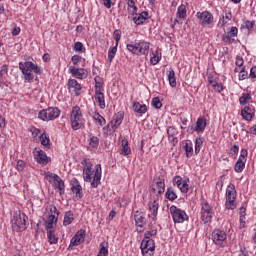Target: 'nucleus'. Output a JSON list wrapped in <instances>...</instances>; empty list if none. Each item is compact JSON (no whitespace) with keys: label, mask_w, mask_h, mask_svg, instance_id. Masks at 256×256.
I'll list each match as a JSON object with an SVG mask.
<instances>
[{"label":"nucleus","mask_w":256,"mask_h":256,"mask_svg":"<svg viewBox=\"0 0 256 256\" xmlns=\"http://www.w3.org/2000/svg\"><path fill=\"white\" fill-rule=\"evenodd\" d=\"M152 105L155 109H161L163 107V103L159 97H154L152 99Z\"/></svg>","instance_id":"37998d69"},{"label":"nucleus","mask_w":256,"mask_h":256,"mask_svg":"<svg viewBox=\"0 0 256 256\" xmlns=\"http://www.w3.org/2000/svg\"><path fill=\"white\" fill-rule=\"evenodd\" d=\"M114 40L116 41V45H119V41H121V30H115L113 32Z\"/></svg>","instance_id":"5fc2aeb1"},{"label":"nucleus","mask_w":256,"mask_h":256,"mask_svg":"<svg viewBox=\"0 0 256 256\" xmlns=\"http://www.w3.org/2000/svg\"><path fill=\"white\" fill-rule=\"evenodd\" d=\"M150 193H153L157 197L163 195L165 193V179L161 177L154 178L150 186Z\"/></svg>","instance_id":"6e6552de"},{"label":"nucleus","mask_w":256,"mask_h":256,"mask_svg":"<svg viewBox=\"0 0 256 256\" xmlns=\"http://www.w3.org/2000/svg\"><path fill=\"white\" fill-rule=\"evenodd\" d=\"M81 59H82L81 56L74 55V56H72L71 61H72L73 65H78L79 61H81Z\"/></svg>","instance_id":"0e129e2a"},{"label":"nucleus","mask_w":256,"mask_h":256,"mask_svg":"<svg viewBox=\"0 0 256 256\" xmlns=\"http://www.w3.org/2000/svg\"><path fill=\"white\" fill-rule=\"evenodd\" d=\"M47 237L48 241L51 245L57 243L59 241V238L55 236V229L54 230H47Z\"/></svg>","instance_id":"72a5a7b5"},{"label":"nucleus","mask_w":256,"mask_h":256,"mask_svg":"<svg viewBox=\"0 0 256 256\" xmlns=\"http://www.w3.org/2000/svg\"><path fill=\"white\" fill-rule=\"evenodd\" d=\"M81 165H83V179L86 183H90L91 187H99L101 185V164H97L93 170V163L91 159L85 158Z\"/></svg>","instance_id":"f257e3e1"},{"label":"nucleus","mask_w":256,"mask_h":256,"mask_svg":"<svg viewBox=\"0 0 256 256\" xmlns=\"http://www.w3.org/2000/svg\"><path fill=\"white\" fill-rule=\"evenodd\" d=\"M35 159H36L37 163H39L40 165H47V163H49L47 154L43 150L37 151Z\"/></svg>","instance_id":"4be33fe9"},{"label":"nucleus","mask_w":256,"mask_h":256,"mask_svg":"<svg viewBox=\"0 0 256 256\" xmlns=\"http://www.w3.org/2000/svg\"><path fill=\"white\" fill-rule=\"evenodd\" d=\"M168 136H177V129L175 127L170 126L167 129Z\"/></svg>","instance_id":"680f3d73"},{"label":"nucleus","mask_w":256,"mask_h":256,"mask_svg":"<svg viewBox=\"0 0 256 256\" xmlns=\"http://www.w3.org/2000/svg\"><path fill=\"white\" fill-rule=\"evenodd\" d=\"M69 71L72 77H76V79H83L85 77V69L76 68L75 66H70Z\"/></svg>","instance_id":"412c9836"},{"label":"nucleus","mask_w":256,"mask_h":256,"mask_svg":"<svg viewBox=\"0 0 256 256\" xmlns=\"http://www.w3.org/2000/svg\"><path fill=\"white\" fill-rule=\"evenodd\" d=\"M201 145H203V139L196 138L195 140V153H199L201 151Z\"/></svg>","instance_id":"8fccbe9b"},{"label":"nucleus","mask_w":256,"mask_h":256,"mask_svg":"<svg viewBox=\"0 0 256 256\" xmlns=\"http://www.w3.org/2000/svg\"><path fill=\"white\" fill-rule=\"evenodd\" d=\"M157 235V229L148 230L144 234V239H151V237H155Z\"/></svg>","instance_id":"603ef678"},{"label":"nucleus","mask_w":256,"mask_h":256,"mask_svg":"<svg viewBox=\"0 0 256 256\" xmlns=\"http://www.w3.org/2000/svg\"><path fill=\"white\" fill-rule=\"evenodd\" d=\"M105 89L103 88V82H98L95 84V93L103 92Z\"/></svg>","instance_id":"052dcab7"},{"label":"nucleus","mask_w":256,"mask_h":256,"mask_svg":"<svg viewBox=\"0 0 256 256\" xmlns=\"http://www.w3.org/2000/svg\"><path fill=\"white\" fill-rule=\"evenodd\" d=\"M245 163H247V161L238 159L234 166V171L236 173H243V169H245Z\"/></svg>","instance_id":"473e14b6"},{"label":"nucleus","mask_w":256,"mask_h":256,"mask_svg":"<svg viewBox=\"0 0 256 256\" xmlns=\"http://www.w3.org/2000/svg\"><path fill=\"white\" fill-rule=\"evenodd\" d=\"M133 21L135 25H143L147 19H149V12L143 11L140 14H137V12L134 14Z\"/></svg>","instance_id":"f3484780"},{"label":"nucleus","mask_w":256,"mask_h":256,"mask_svg":"<svg viewBox=\"0 0 256 256\" xmlns=\"http://www.w3.org/2000/svg\"><path fill=\"white\" fill-rule=\"evenodd\" d=\"M132 109L135 113H138L139 115H145L147 112V105L141 104L139 102H134Z\"/></svg>","instance_id":"393cba45"},{"label":"nucleus","mask_w":256,"mask_h":256,"mask_svg":"<svg viewBox=\"0 0 256 256\" xmlns=\"http://www.w3.org/2000/svg\"><path fill=\"white\" fill-rule=\"evenodd\" d=\"M168 140L173 145H177V143H179V139L177 138V136H168Z\"/></svg>","instance_id":"338daca9"},{"label":"nucleus","mask_w":256,"mask_h":256,"mask_svg":"<svg viewBox=\"0 0 256 256\" xmlns=\"http://www.w3.org/2000/svg\"><path fill=\"white\" fill-rule=\"evenodd\" d=\"M75 221V217L73 216V212L68 211L64 215L63 225L67 227V225H71V222Z\"/></svg>","instance_id":"7c9ffc66"},{"label":"nucleus","mask_w":256,"mask_h":256,"mask_svg":"<svg viewBox=\"0 0 256 256\" xmlns=\"http://www.w3.org/2000/svg\"><path fill=\"white\" fill-rule=\"evenodd\" d=\"M93 119L95 121H97L101 127H103V125H105V123H106L105 118L103 116H101V114H99V112H94Z\"/></svg>","instance_id":"58836bf2"},{"label":"nucleus","mask_w":256,"mask_h":256,"mask_svg":"<svg viewBox=\"0 0 256 256\" xmlns=\"http://www.w3.org/2000/svg\"><path fill=\"white\" fill-rule=\"evenodd\" d=\"M142 255L153 256L155 252V241L153 239H143L140 245Z\"/></svg>","instance_id":"9b49d317"},{"label":"nucleus","mask_w":256,"mask_h":256,"mask_svg":"<svg viewBox=\"0 0 256 256\" xmlns=\"http://www.w3.org/2000/svg\"><path fill=\"white\" fill-rule=\"evenodd\" d=\"M241 115L245 121H251L255 117V107H253V105L245 106L244 109L241 110Z\"/></svg>","instance_id":"2eb2a0df"},{"label":"nucleus","mask_w":256,"mask_h":256,"mask_svg":"<svg viewBox=\"0 0 256 256\" xmlns=\"http://www.w3.org/2000/svg\"><path fill=\"white\" fill-rule=\"evenodd\" d=\"M83 241H85V230L81 229L71 239L68 249H71V247H77V245H81Z\"/></svg>","instance_id":"ddd939ff"},{"label":"nucleus","mask_w":256,"mask_h":256,"mask_svg":"<svg viewBox=\"0 0 256 256\" xmlns=\"http://www.w3.org/2000/svg\"><path fill=\"white\" fill-rule=\"evenodd\" d=\"M9 72V67L7 65H3L0 69V87H3L5 84V75Z\"/></svg>","instance_id":"c85d7f7f"},{"label":"nucleus","mask_w":256,"mask_h":256,"mask_svg":"<svg viewBox=\"0 0 256 256\" xmlns=\"http://www.w3.org/2000/svg\"><path fill=\"white\" fill-rule=\"evenodd\" d=\"M232 18L233 15L231 14V12H228L225 14V16L222 17L219 23H222V27H224V25H227V21H231Z\"/></svg>","instance_id":"c03bdc74"},{"label":"nucleus","mask_w":256,"mask_h":256,"mask_svg":"<svg viewBox=\"0 0 256 256\" xmlns=\"http://www.w3.org/2000/svg\"><path fill=\"white\" fill-rule=\"evenodd\" d=\"M213 89L216 93H221L223 91V84L221 83H214L213 84Z\"/></svg>","instance_id":"4d7b16f0"},{"label":"nucleus","mask_w":256,"mask_h":256,"mask_svg":"<svg viewBox=\"0 0 256 256\" xmlns=\"http://www.w3.org/2000/svg\"><path fill=\"white\" fill-rule=\"evenodd\" d=\"M184 151L186 153V157H192L193 156V146L189 145V143H186L184 145Z\"/></svg>","instance_id":"49530a36"},{"label":"nucleus","mask_w":256,"mask_h":256,"mask_svg":"<svg viewBox=\"0 0 256 256\" xmlns=\"http://www.w3.org/2000/svg\"><path fill=\"white\" fill-rule=\"evenodd\" d=\"M61 115V110L57 107H49L47 109H43L38 113V119L42 121H53L57 119Z\"/></svg>","instance_id":"39448f33"},{"label":"nucleus","mask_w":256,"mask_h":256,"mask_svg":"<svg viewBox=\"0 0 256 256\" xmlns=\"http://www.w3.org/2000/svg\"><path fill=\"white\" fill-rule=\"evenodd\" d=\"M252 97L249 93H243L242 96L239 98L240 105H247L249 101H251Z\"/></svg>","instance_id":"e433bc0d"},{"label":"nucleus","mask_w":256,"mask_h":256,"mask_svg":"<svg viewBox=\"0 0 256 256\" xmlns=\"http://www.w3.org/2000/svg\"><path fill=\"white\" fill-rule=\"evenodd\" d=\"M52 184L56 189H58V193L60 195H65V182L63 179H61V177L56 176Z\"/></svg>","instance_id":"aec40b11"},{"label":"nucleus","mask_w":256,"mask_h":256,"mask_svg":"<svg viewBox=\"0 0 256 256\" xmlns=\"http://www.w3.org/2000/svg\"><path fill=\"white\" fill-rule=\"evenodd\" d=\"M201 219L203 223H211V220L213 219V213L201 211Z\"/></svg>","instance_id":"4c0bfd02"},{"label":"nucleus","mask_w":256,"mask_h":256,"mask_svg":"<svg viewBox=\"0 0 256 256\" xmlns=\"http://www.w3.org/2000/svg\"><path fill=\"white\" fill-rule=\"evenodd\" d=\"M249 77V73L245 70V67L242 68V70L239 73V80L240 81H245Z\"/></svg>","instance_id":"864d4df0"},{"label":"nucleus","mask_w":256,"mask_h":256,"mask_svg":"<svg viewBox=\"0 0 256 256\" xmlns=\"http://www.w3.org/2000/svg\"><path fill=\"white\" fill-rule=\"evenodd\" d=\"M121 155H131V148L129 147V141L122 140V151Z\"/></svg>","instance_id":"c9c22d12"},{"label":"nucleus","mask_w":256,"mask_h":256,"mask_svg":"<svg viewBox=\"0 0 256 256\" xmlns=\"http://www.w3.org/2000/svg\"><path fill=\"white\" fill-rule=\"evenodd\" d=\"M201 211L204 213H213V208H211L207 201H203Z\"/></svg>","instance_id":"79ce46f5"},{"label":"nucleus","mask_w":256,"mask_h":256,"mask_svg":"<svg viewBox=\"0 0 256 256\" xmlns=\"http://www.w3.org/2000/svg\"><path fill=\"white\" fill-rule=\"evenodd\" d=\"M187 17V7L185 5H180L177 10V18L185 19Z\"/></svg>","instance_id":"f704fd0d"},{"label":"nucleus","mask_w":256,"mask_h":256,"mask_svg":"<svg viewBox=\"0 0 256 256\" xmlns=\"http://www.w3.org/2000/svg\"><path fill=\"white\" fill-rule=\"evenodd\" d=\"M25 161L23 160H18L17 164H16V169L17 171H23V169H25Z\"/></svg>","instance_id":"6e6d98bb"},{"label":"nucleus","mask_w":256,"mask_h":256,"mask_svg":"<svg viewBox=\"0 0 256 256\" xmlns=\"http://www.w3.org/2000/svg\"><path fill=\"white\" fill-rule=\"evenodd\" d=\"M68 89H72L76 97L81 95V84H79L75 79L68 80Z\"/></svg>","instance_id":"a211bd4d"},{"label":"nucleus","mask_w":256,"mask_h":256,"mask_svg":"<svg viewBox=\"0 0 256 256\" xmlns=\"http://www.w3.org/2000/svg\"><path fill=\"white\" fill-rule=\"evenodd\" d=\"M149 211L152 213V219L155 221L157 219V213L159 211V202L156 200L148 203Z\"/></svg>","instance_id":"5701e85b"},{"label":"nucleus","mask_w":256,"mask_h":256,"mask_svg":"<svg viewBox=\"0 0 256 256\" xmlns=\"http://www.w3.org/2000/svg\"><path fill=\"white\" fill-rule=\"evenodd\" d=\"M181 183H183V178H181V176H175L173 178V184L177 185V187H181Z\"/></svg>","instance_id":"bf43d9fd"},{"label":"nucleus","mask_w":256,"mask_h":256,"mask_svg":"<svg viewBox=\"0 0 256 256\" xmlns=\"http://www.w3.org/2000/svg\"><path fill=\"white\" fill-rule=\"evenodd\" d=\"M237 33H239V30L237 29V27L232 26L230 28V31L228 32V35H230V37H237Z\"/></svg>","instance_id":"13d9d810"},{"label":"nucleus","mask_w":256,"mask_h":256,"mask_svg":"<svg viewBox=\"0 0 256 256\" xmlns=\"http://www.w3.org/2000/svg\"><path fill=\"white\" fill-rule=\"evenodd\" d=\"M161 61V56H159V51H156L153 56L150 58L152 65H157Z\"/></svg>","instance_id":"a19ab883"},{"label":"nucleus","mask_w":256,"mask_h":256,"mask_svg":"<svg viewBox=\"0 0 256 256\" xmlns=\"http://www.w3.org/2000/svg\"><path fill=\"white\" fill-rule=\"evenodd\" d=\"M247 149H242L240 152V157L238 159L242 160V161H247Z\"/></svg>","instance_id":"e2e57ef3"},{"label":"nucleus","mask_w":256,"mask_h":256,"mask_svg":"<svg viewBox=\"0 0 256 256\" xmlns=\"http://www.w3.org/2000/svg\"><path fill=\"white\" fill-rule=\"evenodd\" d=\"M123 123V114L119 113L113 117V119L108 124V127H111L112 131H116L117 127Z\"/></svg>","instance_id":"6ab92c4d"},{"label":"nucleus","mask_w":256,"mask_h":256,"mask_svg":"<svg viewBox=\"0 0 256 256\" xmlns=\"http://www.w3.org/2000/svg\"><path fill=\"white\" fill-rule=\"evenodd\" d=\"M26 215L22 214L21 212L15 213L12 218V229L13 231H16L17 233H20L21 231H25L27 229V223H26Z\"/></svg>","instance_id":"20e7f679"},{"label":"nucleus","mask_w":256,"mask_h":256,"mask_svg":"<svg viewBox=\"0 0 256 256\" xmlns=\"http://www.w3.org/2000/svg\"><path fill=\"white\" fill-rule=\"evenodd\" d=\"M70 183L72 185V193H75L76 197H79L81 199L83 197V195L81 194V191H83V187L79 183V180H77V178H73Z\"/></svg>","instance_id":"dca6fc26"},{"label":"nucleus","mask_w":256,"mask_h":256,"mask_svg":"<svg viewBox=\"0 0 256 256\" xmlns=\"http://www.w3.org/2000/svg\"><path fill=\"white\" fill-rule=\"evenodd\" d=\"M227 239V234H225L224 231L221 230H214L212 232V240L215 245L218 247H223V243H225V240Z\"/></svg>","instance_id":"f8f14e48"},{"label":"nucleus","mask_w":256,"mask_h":256,"mask_svg":"<svg viewBox=\"0 0 256 256\" xmlns=\"http://www.w3.org/2000/svg\"><path fill=\"white\" fill-rule=\"evenodd\" d=\"M40 141H41V145H44V147H49L50 140L47 137V134L42 133L40 135Z\"/></svg>","instance_id":"a18cd8bd"},{"label":"nucleus","mask_w":256,"mask_h":256,"mask_svg":"<svg viewBox=\"0 0 256 256\" xmlns=\"http://www.w3.org/2000/svg\"><path fill=\"white\" fill-rule=\"evenodd\" d=\"M196 17L202 21L201 25H211L213 23V14L209 11L197 12Z\"/></svg>","instance_id":"4468645a"},{"label":"nucleus","mask_w":256,"mask_h":256,"mask_svg":"<svg viewBox=\"0 0 256 256\" xmlns=\"http://www.w3.org/2000/svg\"><path fill=\"white\" fill-rule=\"evenodd\" d=\"M237 199V191L235 190V184H229L226 189V209H235L237 204L235 203Z\"/></svg>","instance_id":"423d86ee"},{"label":"nucleus","mask_w":256,"mask_h":256,"mask_svg":"<svg viewBox=\"0 0 256 256\" xmlns=\"http://www.w3.org/2000/svg\"><path fill=\"white\" fill-rule=\"evenodd\" d=\"M94 99L96 103H98V107H100V109H105V94L103 92H95Z\"/></svg>","instance_id":"b1692460"},{"label":"nucleus","mask_w":256,"mask_h":256,"mask_svg":"<svg viewBox=\"0 0 256 256\" xmlns=\"http://www.w3.org/2000/svg\"><path fill=\"white\" fill-rule=\"evenodd\" d=\"M74 49H75L76 51H83V50L85 49V47H83V43H81V42H76V43L74 44Z\"/></svg>","instance_id":"69168bd1"},{"label":"nucleus","mask_w":256,"mask_h":256,"mask_svg":"<svg viewBox=\"0 0 256 256\" xmlns=\"http://www.w3.org/2000/svg\"><path fill=\"white\" fill-rule=\"evenodd\" d=\"M45 177H46V179H47V181L49 183H54L55 182V178L59 177V175L51 173V172H46L45 173Z\"/></svg>","instance_id":"de8ad7c7"},{"label":"nucleus","mask_w":256,"mask_h":256,"mask_svg":"<svg viewBox=\"0 0 256 256\" xmlns=\"http://www.w3.org/2000/svg\"><path fill=\"white\" fill-rule=\"evenodd\" d=\"M19 69L22 71L24 79L25 81H28V83H33V80L35 79L33 73L36 75H41V68L31 61H26L24 63L19 62Z\"/></svg>","instance_id":"f03ea898"},{"label":"nucleus","mask_w":256,"mask_h":256,"mask_svg":"<svg viewBox=\"0 0 256 256\" xmlns=\"http://www.w3.org/2000/svg\"><path fill=\"white\" fill-rule=\"evenodd\" d=\"M117 47L118 46L116 44L114 47L109 49V51H108V61H109V63H112L113 59H115V55L117 53Z\"/></svg>","instance_id":"ea45409f"},{"label":"nucleus","mask_w":256,"mask_h":256,"mask_svg":"<svg viewBox=\"0 0 256 256\" xmlns=\"http://www.w3.org/2000/svg\"><path fill=\"white\" fill-rule=\"evenodd\" d=\"M249 77H250V79H256V66H254L250 69Z\"/></svg>","instance_id":"774afa93"},{"label":"nucleus","mask_w":256,"mask_h":256,"mask_svg":"<svg viewBox=\"0 0 256 256\" xmlns=\"http://www.w3.org/2000/svg\"><path fill=\"white\" fill-rule=\"evenodd\" d=\"M205 127H207V119L198 118L197 122H196L195 131H197V133H201V132L205 131Z\"/></svg>","instance_id":"a878e982"},{"label":"nucleus","mask_w":256,"mask_h":256,"mask_svg":"<svg viewBox=\"0 0 256 256\" xmlns=\"http://www.w3.org/2000/svg\"><path fill=\"white\" fill-rule=\"evenodd\" d=\"M71 127L74 131H78L83 127V113L79 106H74L70 115Z\"/></svg>","instance_id":"7ed1b4c3"},{"label":"nucleus","mask_w":256,"mask_h":256,"mask_svg":"<svg viewBox=\"0 0 256 256\" xmlns=\"http://www.w3.org/2000/svg\"><path fill=\"white\" fill-rule=\"evenodd\" d=\"M55 223H57V216L54 214L49 215L46 221V231L54 230L55 227H53V225H55Z\"/></svg>","instance_id":"bb28decb"},{"label":"nucleus","mask_w":256,"mask_h":256,"mask_svg":"<svg viewBox=\"0 0 256 256\" xmlns=\"http://www.w3.org/2000/svg\"><path fill=\"white\" fill-rule=\"evenodd\" d=\"M165 197L169 201H175V199H177V193H175V189H173V187H169L165 193Z\"/></svg>","instance_id":"2f4dec72"},{"label":"nucleus","mask_w":256,"mask_h":256,"mask_svg":"<svg viewBox=\"0 0 256 256\" xmlns=\"http://www.w3.org/2000/svg\"><path fill=\"white\" fill-rule=\"evenodd\" d=\"M180 189L181 193H188L189 191V184L187 181L181 182L180 186H177Z\"/></svg>","instance_id":"3c124183"},{"label":"nucleus","mask_w":256,"mask_h":256,"mask_svg":"<svg viewBox=\"0 0 256 256\" xmlns=\"http://www.w3.org/2000/svg\"><path fill=\"white\" fill-rule=\"evenodd\" d=\"M170 213L173 217L174 223H185V221H189V216L187 213L179 208L177 206L172 205L170 207Z\"/></svg>","instance_id":"1a4fd4ad"},{"label":"nucleus","mask_w":256,"mask_h":256,"mask_svg":"<svg viewBox=\"0 0 256 256\" xmlns=\"http://www.w3.org/2000/svg\"><path fill=\"white\" fill-rule=\"evenodd\" d=\"M168 81L170 87H177V78L175 77V70H173V68H170L169 70Z\"/></svg>","instance_id":"cd10ccee"},{"label":"nucleus","mask_w":256,"mask_h":256,"mask_svg":"<svg viewBox=\"0 0 256 256\" xmlns=\"http://www.w3.org/2000/svg\"><path fill=\"white\" fill-rule=\"evenodd\" d=\"M90 147H99V138L97 136H92L89 141Z\"/></svg>","instance_id":"09e8293b"},{"label":"nucleus","mask_w":256,"mask_h":256,"mask_svg":"<svg viewBox=\"0 0 256 256\" xmlns=\"http://www.w3.org/2000/svg\"><path fill=\"white\" fill-rule=\"evenodd\" d=\"M149 43L147 42H138L136 44H127V49L133 55H147L149 53Z\"/></svg>","instance_id":"0eeeda50"},{"label":"nucleus","mask_w":256,"mask_h":256,"mask_svg":"<svg viewBox=\"0 0 256 256\" xmlns=\"http://www.w3.org/2000/svg\"><path fill=\"white\" fill-rule=\"evenodd\" d=\"M134 221L136 223V231L143 233L145 227H147V218H145V212L136 211L134 213Z\"/></svg>","instance_id":"9d476101"},{"label":"nucleus","mask_w":256,"mask_h":256,"mask_svg":"<svg viewBox=\"0 0 256 256\" xmlns=\"http://www.w3.org/2000/svg\"><path fill=\"white\" fill-rule=\"evenodd\" d=\"M128 5V13L130 15H135L137 13V6L135 5V0H125Z\"/></svg>","instance_id":"c756f323"}]
</instances>
